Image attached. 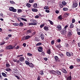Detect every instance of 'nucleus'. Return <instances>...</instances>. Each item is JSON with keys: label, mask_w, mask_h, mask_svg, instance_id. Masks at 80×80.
Here are the masks:
<instances>
[{"label": "nucleus", "mask_w": 80, "mask_h": 80, "mask_svg": "<svg viewBox=\"0 0 80 80\" xmlns=\"http://www.w3.org/2000/svg\"><path fill=\"white\" fill-rule=\"evenodd\" d=\"M40 37H41L42 40H44V35H43V34H41L40 36Z\"/></svg>", "instance_id": "nucleus-12"}, {"label": "nucleus", "mask_w": 80, "mask_h": 80, "mask_svg": "<svg viewBox=\"0 0 80 80\" xmlns=\"http://www.w3.org/2000/svg\"><path fill=\"white\" fill-rule=\"evenodd\" d=\"M61 33L63 35H64L66 33V29H62L61 32Z\"/></svg>", "instance_id": "nucleus-3"}, {"label": "nucleus", "mask_w": 80, "mask_h": 80, "mask_svg": "<svg viewBox=\"0 0 80 80\" xmlns=\"http://www.w3.org/2000/svg\"><path fill=\"white\" fill-rule=\"evenodd\" d=\"M14 48L15 49H16V50H17L18 49V48H19V46H17V47H15H15H14Z\"/></svg>", "instance_id": "nucleus-42"}, {"label": "nucleus", "mask_w": 80, "mask_h": 80, "mask_svg": "<svg viewBox=\"0 0 80 80\" xmlns=\"http://www.w3.org/2000/svg\"><path fill=\"white\" fill-rule=\"evenodd\" d=\"M6 43V42H1L0 43V45H3L5 44Z\"/></svg>", "instance_id": "nucleus-45"}, {"label": "nucleus", "mask_w": 80, "mask_h": 80, "mask_svg": "<svg viewBox=\"0 0 80 80\" xmlns=\"http://www.w3.org/2000/svg\"><path fill=\"white\" fill-rule=\"evenodd\" d=\"M26 6L28 8H30V7H31L32 5H31V4H30L29 3H28L27 4Z\"/></svg>", "instance_id": "nucleus-20"}, {"label": "nucleus", "mask_w": 80, "mask_h": 80, "mask_svg": "<svg viewBox=\"0 0 80 80\" xmlns=\"http://www.w3.org/2000/svg\"><path fill=\"white\" fill-rule=\"evenodd\" d=\"M20 61L21 62H23L24 61V58L23 57H20Z\"/></svg>", "instance_id": "nucleus-28"}, {"label": "nucleus", "mask_w": 80, "mask_h": 80, "mask_svg": "<svg viewBox=\"0 0 80 80\" xmlns=\"http://www.w3.org/2000/svg\"><path fill=\"white\" fill-rule=\"evenodd\" d=\"M51 73H52V74H54V75H55L56 73V71L54 70L52 71Z\"/></svg>", "instance_id": "nucleus-25"}, {"label": "nucleus", "mask_w": 80, "mask_h": 80, "mask_svg": "<svg viewBox=\"0 0 80 80\" xmlns=\"http://www.w3.org/2000/svg\"><path fill=\"white\" fill-rule=\"evenodd\" d=\"M33 7L34 8H37V3H34L33 5Z\"/></svg>", "instance_id": "nucleus-16"}, {"label": "nucleus", "mask_w": 80, "mask_h": 80, "mask_svg": "<svg viewBox=\"0 0 80 80\" xmlns=\"http://www.w3.org/2000/svg\"><path fill=\"white\" fill-rule=\"evenodd\" d=\"M23 23L21 22H20V26H21L22 27V26H23Z\"/></svg>", "instance_id": "nucleus-58"}, {"label": "nucleus", "mask_w": 80, "mask_h": 80, "mask_svg": "<svg viewBox=\"0 0 80 80\" xmlns=\"http://www.w3.org/2000/svg\"><path fill=\"white\" fill-rule=\"evenodd\" d=\"M74 27V26L73 25V24L71 23L70 26V28H73Z\"/></svg>", "instance_id": "nucleus-32"}, {"label": "nucleus", "mask_w": 80, "mask_h": 80, "mask_svg": "<svg viewBox=\"0 0 80 80\" xmlns=\"http://www.w3.org/2000/svg\"><path fill=\"white\" fill-rule=\"evenodd\" d=\"M13 25L15 26H18V25H19V24L18 23H15Z\"/></svg>", "instance_id": "nucleus-48"}, {"label": "nucleus", "mask_w": 80, "mask_h": 80, "mask_svg": "<svg viewBox=\"0 0 80 80\" xmlns=\"http://www.w3.org/2000/svg\"><path fill=\"white\" fill-rule=\"evenodd\" d=\"M2 76H3V77H7V74H6L4 72H2Z\"/></svg>", "instance_id": "nucleus-27"}, {"label": "nucleus", "mask_w": 80, "mask_h": 80, "mask_svg": "<svg viewBox=\"0 0 80 80\" xmlns=\"http://www.w3.org/2000/svg\"><path fill=\"white\" fill-rule=\"evenodd\" d=\"M51 49H49L48 50H47V53L48 54H49V55H50L51 53Z\"/></svg>", "instance_id": "nucleus-13"}, {"label": "nucleus", "mask_w": 80, "mask_h": 80, "mask_svg": "<svg viewBox=\"0 0 80 80\" xmlns=\"http://www.w3.org/2000/svg\"><path fill=\"white\" fill-rule=\"evenodd\" d=\"M62 72L63 73H67V71H66V70L64 69L63 68H62Z\"/></svg>", "instance_id": "nucleus-26"}, {"label": "nucleus", "mask_w": 80, "mask_h": 80, "mask_svg": "<svg viewBox=\"0 0 80 80\" xmlns=\"http://www.w3.org/2000/svg\"><path fill=\"white\" fill-rule=\"evenodd\" d=\"M58 18L59 19H60V20H62V16L61 15L59 16L58 17Z\"/></svg>", "instance_id": "nucleus-40"}, {"label": "nucleus", "mask_w": 80, "mask_h": 80, "mask_svg": "<svg viewBox=\"0 0 80 80\" xmlns=\"http://www.w3.org/2000/svg\"><path fill=\"white\" fill-rule=\"evenodd\" d=\"M12 12H17V9H14V8H13Z\"/></svg>", "instance_id": "nucleus-41"}, {"label": "nucleus", "mask_w": 80, "mask_h": 80, "mask_svg": "<svg viewBox=\"0 0 80 80\" xmlns=\"http://www.w3.org/2000/svg\"><path fill=\"white\" fill-rule=\"evenodd\" d=\"M71 35H72V30H69L68 33V36L70 37Z\"/></svg>", "instance_id": "nucleus-6"}, {"label": "nucleus", "mask_w": 80, "mask_h": 80, "mask_svg": "<svg viewBox=\"0 0 80 80\" xmlns=\"http://www.w3.org/2000/svg\"><path fill=\"white\" fill-rule=\"evenodd\" d=\"M59 55L61 57V58H63V57H64V55L62 53H60L59 54Z\"/></svg>", "instance_id": "nucleus-33"}, {"label": "nucleus", "mask_w": 80, "mask_h": 80, "mask_svg": "<svg viewBox=\"0 0 80 80\" xmlns=\"http://www.w3.org/2000/svg\"><path fill=\"white\" fill-rule=\"evenodd\" d=\"M32 12H37L38 11V9H37L32 8Z\"/></svg>", "instance_id": "nucleus-17"}, {"label": "nucleus", "mask_w": 80, "mask_h": 80, "mask_svg": "<svg viewBox=\"0 0 80 80\" xmlns=\"http://www.w3.org/2000/svg\"><path fill=\"white\" fill-rule=\"evenodd\" d=\"M13 7H11L10 8H9V10L10 11H12L13 10Z\"/></svg>", "instance_id": "nucleus-35"}, {"label": "nucleus", "mask_w": 80, "mask_h": 80, "mask_svg": "<svg viewBox=\"0 0 80 80\" xmlns=\"http://www.w3.org/2000/svg\"><path fill=\"white\" fill-rule=\"evenodd\" d=\"M40 45H42V43L41 42H39L36 45V46H40Z\"/></svg>", "instance_id": "nucleus-34"}, {"label": "nucleus", "mask_w": 80, "mask_h": 80, "mask_svg": "<svg viewBox=\"0 0 80 80\" xmlns=\"http://www.w3.org/2000/svg\"><path fill=\"white\" fill-rule=\"evenodd\" d=\"M77 62H80V59H78V58H77L76 59Z\"/></svg>", "instance_id": "nucleus-62"}, {"label": "nucleus", "mask_w": 80, "mask_h": 80, "mask_svg": "<svg viewBox=\"0 0 80 80\" xmlns=\"http://www.w3.org/2000/svg\"><path fill=\"white\" fill-rule=\"evenodd\" d=\"M27 55H28V56H32V54L30 53H27Z\"/></svg>", "instance_id": "nucleus-47"}, {"label": "nucleus", "mask_w": 80, "mask_h": 80, "mask_svg": "<svg viewBox=\"0 0 80 80\" xmlns=\"http://www.w3.org/2000/svg\"><path fill=\"white\" fill-rule=\"evenodd\" d=\"M78 6V4L77 3L75 2L74 3L73 5V7L74 8H76Z\"/></svg>", "instance_id": "nucleus-10"}, {"label": "nucleus", "mask_w": 80, "mask_h": 80, "mask_svg": "<svg viewBox=\"0 0 80 80\" xmlns=\"http://www.w3.org/2000/svg\"><path fill=\"white\" fill-rule=\"evenodd\" d=\"M38 80H40V76H38L37 78Z\"/></svg>", "instance_id": "nucleus-56"}, {"label": "nucleus", "mask_w": 80, "mask_h": 80, "mask_svg": "<svg viewBox=\"0 0 80 80\" xmlns=\"http://www.w3.org/2000/svg\"><path fill=\"white\" fill-rule=\"evenodd\" d=\"M57 42L58 43H60L61 42V40H60V39H57Z\"/></svg>", "instance_id": "nucleus-52"}, {"label": "nucleus", "mask_w": 80, "mask_h": 80, "mask_svg": "<svg viewBox=\"0 0 80 80\" xmlns=\"http://www.w3.org/2000/svg\"><path fill=\"white\" fill-rule=\"evenodd\" d=\"M28 65H29L30 67H31V68H33V67H34V65H33V64L32 63H29Z\"/></svg>", "instance_id": "nucleus-11"}, {"label": "nucleus", "mask_w": 80, "mask_h": 80, "mask_svg": "<svg viewBox=\"0 0 80 80\" xmlns=\"http://www.w3.org/2000/svg\"><path fill=\"white\" fill-rule=\"evenodd\" d=\"M69 46V44L67 43H65V47H68V46Z\"/></svg>", "instance_id": "nucleus-43"}, {"label": "nucleus", "mask_w": 80, "mask_h": 80, "mask_svg": "<svg viewBox=\"0 0 80 80\" xmlns=\"http://www.w3.org/2000/svg\"><path fill=\"white\" fill-rule=\"evenodd\" d=\"M33 1H34V0H29V3H33Z\"/></svg>", "instance_id": "nucleus-51"}, {"label": "nucleus", "mask_w": 80, "mask_h": 80, "mask_svg": "<svg viewBox=\"0 0 80 80\" xmlns=\"http://www.w3.org/2000/svg\"><path fill=\"white\" fill-rule=\"evenodd\" d=\"M45 12H47V13H50V11L47 9L46 10Z\"/></svg>", "instance_id": "nucleus-50"}, {"label": "nucleus", "mask_w": 80, "mask_h": 80, "mask_svg": "<svg viewBox=\"0 0 80 80\" xmlns=\"http://www.w3.org/2000/svg\"><path fill=\"white\" fill-rule=\"evenodd\" d=\"M32 29H29L27 31V33H32Z\"/></svg>", "instance_id": "nucleus-14"}, {"label": "nucleus", "mask_w": 80, "mask_h": 80, "mask_svg": "<svg viewBox=\"0 0 80 80\" xmlns=\"http://www.w3.org/2000/svg\"><path fill=\"white\" fill-rule=\"evenodd\" d=\"M23 45L24 46V47H26V43H23Z\"/></svg>", "instance_id": "nucleus-57"}, {"label": "nucleus", "mask_w": 80, "mask_h": 80, "mask_svg": "<svg viewBox=\"0 0 80 80\" xmlns=\"http://www.w3.org/2000/svg\"><path fill=\"white\" fill-rule=\"evenodd\" d=\"M63 11H67V10H68V9L67 8H63Z\"/></svg>", "instance_id": "nucleus-30"}, {"label": "nucleus", "mask_w": 80, "mask_h": 80, "mask_svg": "<svg viewBox=\"0 0 80 80\" xmlns=\"http://www.w3.org/2000/svg\"><path fill=\"white\" fill-rule=\"evenodd\" d=\"M51 44L52 45H53L54 44V41L52 40L51 41Z\"/></svg>", "instance_id": "nucleus-55"}, {"label": "nucleus", "mask_w": 80, "mask_h": 80, "mask_svg": "<svg viewBox=\"0 0 80 80\" xmlns=\"http://www.w3.org/2000/svg\"><path fill=\"white\" fill-rule=\"evenodd\" d=\"M43 27H44V24H42L40 26V28H43Z\"/></svg>", "instance_id": "nucleus-54"}, {"label": "nucleus", "mask_w": 80, "mask_h": 80, "mask_svg": "<svg viewBox=\"0 0 80 80\" xmlns=\"http://www.w3.org/2000/svg\"><path fill=\"white\" fill-rule=\"evenodd\" d=\"M13 61L14 62H17V60L16 59H13Z\"/></svg>", "instance_id": "nucleus-60"}, {"label": "nucleus", "mask_w": 80, "mask_h": 80, "mask_svg": "<svg viewBox=\"0 0 80 80\" xmlns=\"http://www.w3.org/2000/svg\"><path fill=\"white\" fill-rule=\"evenodd\" d=\"M33 32L32 33V36H33L35 35V34H36V32H35V31H33Z\"/></svg>", "instance_id": "nucleus-36"}, {"label": "nucleus", "mask_w": 80, "mask_h": 80, "mask_svg": "<svg viewBox=\"0 0 80 80\" xmlns=\"http://www.w3.org/2000/svg\"><path fill=\"white\" fill-rule=\"evenodd\" d=\"M56 47H57L58 48H61L62 47V46L60 44H58L57 45Z\"/></svg>", "instance_id": "nucleus-29"}, {"label": "nucleus", "mask_w": 80, "mask_h": 80, "mask_svg": "<svg viewBox=\"0 0 80 80\" xmlns=\"http://www.w3.org/2000/svg\"><path fill=\"white\" fill-rule=\"evenodd\" d=\"M30 21L32 23H36L37 22V20H35L34 19H31L30 20Z\"/></svg>", "instance_id": "nucleus-19"}, {"label": "nucleus", "mask_w": 80, "mask_h": 80, "mask_svg": "<svg viewBox=\"0 0 80 80\" xmlns=\"http://www.w3.org/2000/svg\"><path fill=\"white\" fill-rule=\"evenodd\" d=\"M54 58L56 62H60V60H58V57L57 56H55L54 57Z\"/></svg>", "instance_id": "nucleus-8"}, {"label": "nucleus", "mask_w": 80, "mask_h": 80, "mask_svg": "<svg viewBox=\"0 0 80 80\" xmlns=\"http://www.w3.org/2000/svg\"><path fill=\"white\" fill-rule=\"evenodd\" d=\"M37 25V24L36 23L31 22L28 23V25Z\"/></svg>", "instance_id": "nucleus-9"}, {"label": "nucleus", "mask_w": 80, "mask_h": 80, "mask_svg": "<svg viewBox=\"0 0 80 80\" xmlns=\"http://www.w3.org/2000/svg\"><path fill=\"white\" fill-rule=\"evenodd\" d=\"M48 22H49L51 25H53V22H52V21L50 20H48Z\"/></svg>", "instance_id": "nucleus-23"}, {"label": "nucleus", "mask_w": 80, "mask_h": 80, "mask_svg": "<svg viewBox=\"0 0 80 80\" xmlns=\"http://www.w3.org/2000/svg\"><path fill=\"white\" fill-rule=\"evenodd\" d=\"M56 74H57L58 75H62V73L60 71H58V70H56Z\"/></svg>", "instance_id": "nucleus-7"}, {"label": "nucleus", "mask_w": 80, "mask_h": 80, "mask_svg": "<svg viewBox=\"0 0 80 80\" xmlns=\"http://www.w3.org/2000/svg\"><path fill=\"white\" fill-rule=\"evenodd\" d=\"M35 18H39V16H38V15H37L35 16Z\"/></svg>", "instance_id": "nucleus-59"}, {"label": "nucleus", "mask_w": 80, "mask_h": 80, "mask_svg": "<svg viewBox=\"0 0 80 80\" xmlns=\"http://www.w3.org/2000/svg\"><path fill=\"white\" fill-rule=\"evenodd\" d=\"M69 68H70V69H72V68H73V66H71L69 67Z\"/></svg>", "instance_id": "nucleus-53"}, {"label": "nucleus", "mask_w": 80, "mask_h": 80, "mask_svg": "<svg viewBox=\"0 0 80 80\" xmlns=\"http://www.w3.org/2000/svg\"><path fill=\"white\" fill-rule=\"evenodd\" d=\"M18 13H20V9H18Z\"/></svg>", "instance_id": "nucleus-64"}, {"label": "nucleus", "mask_w": 80, "mask_h": 80, "mask_svg": "<svg viewBox=\"0 0 80 80\" xmlns=\"http://www.w3.org/2000/svg\"><path fill=\"white\" fill-rule=\"evenodd\" d=\"M62 3L63 5L64 6L66 5H67V2H66L65 1H62Z\"/></svg>", "instance_id": "nucleus-31"}, {"label": "nucleus", "mask_w": 80, "mask_h": 80, "mask_svg": "<svg viewBox=\"0 0 80 80\" xmlns=\"http://www.w3.org/2000/svg\"><path fill=\"white\" fill-rule=\"evenodd\" d=\"M25 63L26 64H27V65H28L30 64V62H29L27 61H25Z\"/></svg>", "instance_id": "nucleus-44"}, {"label": "nucleus", "mask_w": 80, "mask_h": 80, "mask_svg": "<svg viewBox=\"0 0 80 80\" xmlns=\"http://www.w3.org/2000/svg\"><path fill=\"white\" fill-rule=\"evenodd\" d=\"M31 37H32L31 36L28 35L25 38L26 40H27V39H29V38H31Z\"/></svg>", "instance_id": "nucleus-15"}, {"label": "nucleus", "mask_w": 80, "mask_h": 80, "mask_svg": "<svg viewBox=\"0 0 80 80\" xmlns=\"http://www.w3.org/2000/svg\"><path fill=\"white\" fill-rule=\"evenodd\" d=\"M0 15L1 17H3V13H0Z\"/></svg>", "instance_id": "nucleus-61"}, {"label": "nucleus", "mask_w": 80, "mask_h": 80, "mask_svg": "<svg viewBox=\"0 0 80 80\" xmlns=\"http://www.w3.org/2000/svg\"><path fill=\"white\" fill-rule=\"evenodd\" d=\"M67 80H72V76H70L68 77Z\"/></svg>", "instance_id": "nucleus-22"}, {"label": "nucleus", "mask_w": 80, "mask_h": 80, "mask_svg": "<svg viewBox=\"0 0 80 80\" xmlns=\"http://www.w3.org/2000/svg\"><path fill=\"white\" fill-rule=\"evenodd\" d=\"M6 67H7V68H9V67H10V65L8 63H6Z\"/></svg>", "instance_id": "nucleus-24"}, {"label": "nucleus", "mask_w": 80, "mask_h": 80, "mask_svg": "<svg viewBox=\"0 0 80 80\" xmlns=\"http://www.w3.org/2000/svg\"><path fill=\"white\" fill-rule=\"evenodd\" d=\"M56 28L58 30L60 31L62 29V26L61 25H59L57 26Z\"/></svg>", "instance_id": "nucleus-4"}, {"label": "nucleus", "mask_w": 80, "mask_h": 80, "mask_svg": "<svg viewBox=\"0 0 80 80\" xmlns=\"http://www.w3.org/2000/svg\"><path fill=\"white\" fill-rule=\"evenodd\" d=\"M15 47V46H12V45H9L6 47V49H7V50H11V49H13Z\"/></svg>", "instance_id": "nucleus-1"}, {"label": "nucleus", "mask_w": 80, "mask_h": 80, "mask_svg": "<svg viewBox=\"0 0 80 80\" xmlns=\"http://www.w3.org/2000/svg\"><path fill=\"white\" fill-rule=\"evenodd\" d=\"M66 54L68 57H71V56H73V53L72 52H67Z\"/></svg>", "instance_id": "nucleus-2"}, {"label": "nucleus", "mask_w": 80, "mask_h": 80, "mask_svg": "<svg viewBox=\"0 0 80 80\" xmlns=\"http://www.w3.org/2000/svg\"><path fill=\"white\" fill-rule=\"evenodd\" d=\"M6 70L7 72H10V71H11V69L10 68H7V69H6Z\"/></svg>", "instance_id": "nucleus-37"}, {"label": "nucleus", "mask_w": 80, "mask_h": 80, "mask_svg": "<svg viewBox=\"0 0 80 80\" xmlns=\"http://www.w3.org/2000/svg\"><path fill=\"white\" fill-rule=\"evenodd\" d=\"M44 29L45 30L47 31V30H48V27L47 26H45L44 28Z\"/></svg>", "instance_id": "nucleus-18"}, {"label": "nucleus", "mask_w": 80, "mask_h": 80, "mask_svg": "<svg viewBox=\"0 0 80 80\" xmlns=\"http://www.w3.org/2000/svg\"><path fill=\"white\" fill-rule=\"evenodd\" d=\"M55 12L56 13L58 14L59 13V11L58 10H57Z\"/></svg>", "instance_id": "nucleus-63"}, {"label": "nucleus", "mask_w": 80, "mask_h": 80, "mask_svg": "<svg viewBox=\"0 0 80 80\" xmlns=\"http://www.w3.org/2000/svg\"><path fill=\"white\" fill-rule=\"evenodd\" d=\"M10 3H11V4H14L15 3V2H14L13 1H10Z\"/></svg>", "instance_id": "nucleus-38"}, {"label": "nucleus", "mask_w": 80, "mask_h": 80, "mask_svg": "<svg viewBox=\"0 0 80 80\" xmlns=\"http://www.w3.org/2000/svg\"><path fill=\"white\" fill-rule=\"evenodd\" d=\"M44 10H49V7L47 6H45L44 8Z\"/></svg>", "instance_id": "nucleus-21"}, {"label": "nucleus", "mask_w": 80, "mask_h": 80, "mask_svg": "<svg viewBox=\"0 0 80 80\" xmlns=\"http://www.w3.org/2000/svg\"><path fill=\"white\" fill-rule=\"evenodd\" d=\"M40 74L42 75H44V73H43V72L42 71H41L40 72Z\"/></svg>", "instance_id": "nucleus-39"}, {"label": "nucleus", "mask_w": 80, "mask_h": 80, "mask_svg": "<svg viewBox=\"0 0 80 80\" xmlns=\"http://www.w3.org/2000/svg\"><path fill=\"white\" fill-rule=\"evenodd\" d=\"M75 20L74 19H72V23H75Z\"/></svg>", "instance_id": "nucleus-49"}, {"label": "nucleus", "mask_w": 80, "mask_h": 80, "mask_svg": "<svg viewBox=\"0 0 80 80\" xmlns=\"http://www.w3.org/2000/svg\"><path fill=\"white\" fill-rule=\"evenodd\" d=\"M38 52H42L43 51V48L41 47H39L38 48Z\"/></svg>", "instance_id": "nucleus-5"}, {"label": "nucleus", "mask_w": 80, "mask_h": 80, "mask_svg": "<svg viewBox=\"0 0 80 80\" xmlns=\"http://www.w3.org/2000/svg\"><path fill=\"white\" fill-rule=\"evenodd\" d=\"M59 6H60V8H63V5H62V4H59Z\"/></svg>", "instance_id": "nucleus-46"}]
</instances>
